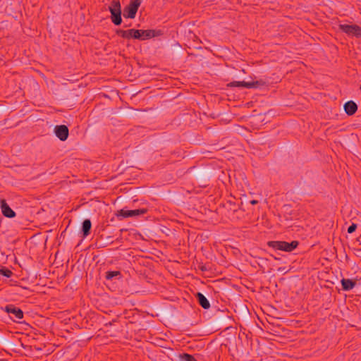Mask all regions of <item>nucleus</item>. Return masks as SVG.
<instances>
[{
  "instance_id": "nucleus-8",
  "label": "nucleus",
  "mask_w": 361,
  "mask_h": 361,
  "mask_svg": "<svg viewBox=\"0 0 361 361\" xmlns=\"http://www.w3.org/2000/svg\"><path fill=\"white\" fill-rule=\"evenodd\" d=\"M54 133L60 140L65 141L68 137L69 130L65 125L56 126L54 128Z\"/></svg>"
},
{
  "instance_id": "nucleus-12",
  "label": "nucleus",
  "mask_w": 361,
  "mask_h": 361,
  "mask_svg": "<svg viewBox=\"0 0 361 361\" xmlns=\"http://www.w3.org/2000/svg\"><path fill=\"white\" fill-rule=\"evenodd\" d=\"M342 289L345 291L352 290L356 285V281L349 279H343L341 281Z\"/></svg>"
},
{
  "instance_id": "nucleus-4",
  "label": "nucleus",
  "mask_w": 361,
  "mask_h": 361,
  "mask_svg": "<svg viewBox=\"0 0 361 361\" xmlns=\"http://www.w3.org/2000/svg\"><path fill=\"white\" fill-rule=\"evenodd\" d=\"M338 29L349 37H361V27L357 25L339 24Z\"/></svg>"
},
{
  "instance_id": "nucleus-17",
  "label": "nucleus",
  "mask_w": 361,
  "mask_h": 361,
  "mask_svg": "<svg viewBox=\"0 0 361 361\" xmlns=\"http://www.w3.org/2000/svg\"><path fill=\"white\" fill-rule=\"evenodd\" d=\"M248 84L252 85L250 88H257L259 86H263L266 85V82L260 80H256L252 82H248Z\"/></svg>"
},
{
  "instance_id": "nucleus-7",
  "label": "nucleus",
  "mask_w": 361,
  "mask_h": 361,
  "mask_svg": "<svg viewBox=\"0 0 361 361\" xmlns=\"http://www.w3.org/2000/svg\"><path fill=\"white\" fill-rule=\"evenodd\" d=\"M6 312L8 314H11V318L16 321V319H21L23 318V312L19 307H16L14 305H7L4 307H2Z\"/></svg>"
},
{
  "instance_id": "nucleus-14",
  "label": "nucleus",
  "mask_w": 361,
  "mask_h": 361,
  "mask_svg": "<svg viewBox=\"0 0 361 361\" xmlns=\"http://www.w3.org/2000/svg\"><path fill=\"white\" fill-rule=\"evenodd\" d=\"M252 85L248 84V82L245 81H233L228 84L230 87H246L250 88Z\"/></svg>"
},
{
  "instance_id": "nucleus-1",
  "label": "nucleus",
  "mask_w": 361,
  "mask_h": 361,
  "mask_svg": "<svg viewBox=\"0 0 361 361\" xmlns=\"http://www.w3.org/2000/svg\"><path fill=\"white\" fill-rule=\"evenodd\" d=\"M116 32L118 35L121 36L124 39H135L142 41L147 40L152 37H158L162 35V32L160 30H117Z\"/></svg>"
},
{
  "instance_id": "nucleus-3",
  "label": "nucleus",
  "mask_w": 361,
  "mask_h": 361,
  "mask_svg": "<svg viewBox=\"0 0 361 361\" xmlns=\"http://www.w3.org/2000/svg\"><path fill=\"white\" fill-rule=\"evenodd\" d=\"M298 242L296 240H293L290 243H288L286 241H269L267 243L269 247H272L275 250L286 252L293 251L298 247Z\"/></svg>"
},
{
  "instance_id": "nucleus-6",
  "label": "nucleus",
  "mask_w": 361,
  "mask_h": 361,
  "mask_svg": "<svg viewBox=\"0 0 361 361\" xmlns=\"http://www.w3.org/2000/svg\"><path fill=\"white\" fill-rule=\"evenodd\" d=\"M147 212V209L145 208L133 209V210H128L126 209H122L118 211L116 216L118 217L121 216L123 219H126V218L143 215V214H146Z\"/></svg>"
},
{
  "instance_id": "nucleus-13",
  "label": "nucleus",
  "mask_w": 361,
  "mask_h": 361,
  "mask_svg": "<svg viewBox=\"0 0 361 361\" xmlns=\"http://www.w3.org/2000/svg\"><path fill=\"white\" fill-rule=\"evenodd\" d=\"M92 228V223L90 219H85L82 224V237L86 238L90 233Z\"/></svg>"
},
{
  "instance_id": "nucleus-9",
  "label": "nucleus",
  "mask_w": 361,
  "mask_h": 361,
  "mask_svg": "<svg viewBox=\"0 0 361 361\" xmlns=\"http://www.w3.org/2000/svg\"><path fill=\"white\" fill-rule=\"evenodd\" d=\"M0 207L4 216L7 218H13L16 216V212L9 207L5 200H0Z\"/></svg>"
},
{
  "instance_id": "nucleus-11",
  "label": "nucleus",
  "mask_w": 361,
  "mask_h": 361,
  "mask_svg": "<svg viewBox=\"0 0 361 361\" xmlns=\"http://www.w3.org/2000/svg\"><path fill=\"white\" fill-rule=\"evenodd\" d=\"M199 305L204 309L208 310L210 307V303L207 298L201 293L198 292L195 294Z\"/></svg>"
},
{
  "instance_id": "nucleus-18",
  "label": "nucleus",
  "mask_w": 361,
  "mask_h": 361,
  "mask_svg": "<svg viewBox=\"0 0 361 361\" xmlns=\"http://www.w3.org/2000/svg\"><path fill=\"white\" fill-rule=\"evenodd\" d=\"M0 275L10 278L13 275V272L8 269L3 268L0 269Z\"/></svg>"
},
{
  "instance_id": "nucleus-15",
  "label": "nucleus",
  "mask_w": 361,
  "mask_h": 361,
  "mask_svg": "<svg viewBox=\"0 0 361 361\" xmlns=\"http://www.w3.org/2000/svg\"><path fill=\"white\" fill-rule=\"evenodd\" d=\"M121 276V272L119 271H108L106 272V279L111 280L114 277Z\"/></svg>"
},
{
  "instance_id": "nucleus-2",
  "label": "nucleus",
  "mask_w": 361,
  "mask_h": 361,
  "mask_svg": "<svg viewBox=\"0 0 361 361\" xmlns=\"http://www.w3.org/2000/svg\"><path fill=\"white\" fill-rule=\"evenodd\" d=\"M111 13V19L115 25H120L122 23L121 6L118 0H113L109 7Z\"/></svg>"
},
{
  "instance_id": "nucleus-20",
  "label": "nucleus",
  "mask_w": 361,
  "mask_h": 361,
  "mask_svg": "<svg viewBox=\"0 0 361 361\" xmlns=\"http://www.w3.org/2000/svg\"><path fill=\"white\" fill-rule=\"evenodd\" d=\"M257 202H257V200H252V201L250 202V203H251L252 204H257Z\"/></svg>"
},
{
  "instance_id": "nucleus-5",
  "label": "nucleus",
  "mask_w": 361,
  "mask_h": 361,
  "mask_svg": "<svg viewBox=\"0 0 361 361\" xmlns=\"http://www.w3.org/2000/svg\"><path fill=\"white\" fill-rule=\"evenodd\" d=\"M142 0H132L123 9V16L127 18H134L140 6Z\"/></svg>"
},
{
  "instance_id": "nucleus-19",
  "label": "nucleus",
  "mask_w": 361,
  "mask_h": 361,
  "mask_svg": "<svg viewBox=\"0 0 361 361\" xmlns=\"http://www.w3.org/2000/svg\"><path fill=\"white\" fill-rule=\"evenodd\" d=\"M357 228V225L355 224H352L348 228V233H353Z\"/></svg>"
},
{
  "instance_id": "nucleus-10",
  "label": "nucleus",
  "mask_w": 361,
  "mask_h": 361,
  "mask_svg": "<svg viewBox=\"0 0 361 361\" xmlns=\"http://www.w3.org/2000/svg\"><path fill=\"white\" fill-rule=\"evenodd\" d=\"M344 110L347 115L352 116L357 110V105L353 101H348L344 104Z\"/></svg>"
},
{
  "instance_id": "nucleus-16",
  "label": "nucleus",
  "mask_w": 361,
  "mask_h": 361,
  "mask_svg": "<svg viewBox=\"0 0 361 361\" xmlns=\"http://www.w3.org/2000/svg\"><path fill=\"white\" fill-rule=\"evenodd\" d=\"M179 357L181 361H197L192 355L188 353L180 354Z\"/></svg>"
},
{
  "instance_id": "nucleus-21",
  "label": "nucleus",
  "mask_w": 361,
  "mask_h": 361,
  "mask_svg": "<svg viewBox=\"0 0 361 361\" xmlns=\"http://www.w3.org/2000/svg\"><path fill=\"white\" fill-rule=\"evenodd\" d=\"M360 90H361V85H360Z\"/></svg>"
}]
</instances>
